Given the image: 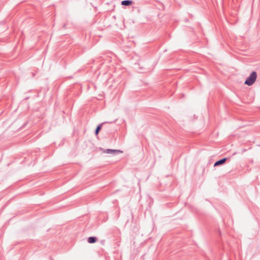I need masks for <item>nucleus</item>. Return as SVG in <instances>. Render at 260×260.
Masks as SVG:
<instances>
[{"mask_svg":"<svg viewBox=\"0 0 260 260\" xmlns=\"http://www.w3.org/2000/svg\"><path fill=\"white\" fill-rule=\"evenodd\" d=\"M100 150L101 151H102L104 153H107V154H115L116 153H122V151L120 150H117V149H104L102 148H100Z\"/></svg>","mask_w":260,"mask_h":260,"instance_id":"3","label":"nucleus"},{"mask_svg":"<svg viewBox=\"0 0 260 260\" xmlns=\"http://www.w3.org/2000/svg\"><path fill=\"white\" fill-rule=\"evenodd\" d=\"M227 159L228 158L226 157H224L216 161L214 164V167H217L223 165L226 162Z\"/></svg>","mask_w":260,"mask_h":260,"instance_id":"5","label":"nucleus"},{"mask_svg":"<svg viewBox=\"0 0 260 260\" xmlns=\"http://www.w3.org/2000/svg\"><path fill=\"white\" fill-rule=\"evenodd\" d=\"M98 238L95 236H91L88 238L87 239V242L89 243L93 244L97 242L98 241Z\"/></svg>","mask_w":260,"mask_h":260,"instance_id":"6","label":"nucleus"},{"mask_svg":"<svg viewBox=\"0 0 260 260\" xmlns=\"http://www.w3.org/2000/svg\"><path fill=\"white\" fill-rule=\"evenodd\" d=\"M26 123H25L24 125H23V127H24V125H26Z\"/></svg>","mask_w":260,"mask_h":260,"instance_id":"9","label":"nucleus"},{"mask_svg":"<svg viewBox=\"0 0 260 260\" xmlns=\"http://www.w3.org/2000/svg\"><path fill=\"white\" fill-rule=\"evenodd\" d=\"M135 68L138 70V72L140 73H145L149 71V69L146 68L144 66L143 61H140L138 63H135Z\"/></svg>","mask_w":260,"mask_h":260,"instance_id":"2","label":"nucleus"},{"mask_svg":"<svg viewBox=\"0 0 260 260\" xmlns=\"http://www.w3.org/2000/svg\"><path fill=\"white\" fill-rule=\"evenodd\" d=\"M133 3V2L131 0H124L121 3V4L123 6H129Z\"/></svg>","mask_w":260,"mask_h":260,"instance_id":"7","label":"nucleus"},{"mask_svg":"<svg viewBox=\"0 0 260 260\" xmlns=\"http://www.w3.org/2000/svg\"><path fill=\"white\" fill-rule=\"evenodd\" d=\"M113 123L112 121L111 122H104L102 123H100V124H99L95 129V131H94V134L96 136H98L100 133V131L102 129V125L105 124V123Z\"/></svg>","mask_w":260,"mask_h":260,"instance_id":"4","label":"nucleus"},{"mask_svg":"<svg viewBox=\"0 0 260 260\" xmlns=\"http://www.w3.org/2000/svg\"><path fill=\"white\" fill-rule=\"evenodd\" d=\"M185 21H186V22H187V21H188V20L186 19H185Z\"/></svg>","mask_w":260,"mask_h":260,"instance_id":"8","label":"nucleus"},{"mask_svg":"<svg viewBox=\"0 0 260 260\" xmlns=\"http://www.w3.org/2000/svg\"><path fill=\"white\" fill-rule=\"evenodd\" d=\"M256 78L257 73L255 71H252L245 81L244 84L248 86H251L255 82Z\"/></svg>","mask_w":260,"mask_h":260,"instance_id":"1","label":"nucleus"}]
</instances>
